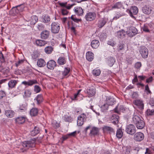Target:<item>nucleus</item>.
Wrapping results in <instances>:
<instances>
[{
	"label": "nucleus",
	"mask_w": 154,
	"mask_h": 154,
	"mask_svg": "<svg viewBox=\"0 0 154 154\" xmlns=\"http://www.w3.org/2000/svg\"><path fill=\"white\" fill-rule=\"evenodd\" d=\"M94 57V54L91 51L87 52L86 54V59L89 61H92Z\"/></svg>",
	"instance_id": "27"
},
{
	"label": "nucleus",
	"mask_w": 154,
	"mask_h": 154,
	"mask_svg": "<svg viewBox=\"0 0 154 154\" xmlns=\"http://www.w3.org/2000/svg\"><path fill=\"white\" fill-rule=\"evenodd\" d=\"M122 6L121 2H118L115 3L112 6V9H118L121 8Z\"/></svg>",
	"instance_id": "39"
},
{
	"label": "nucleus",
	"mask_w": 154,
	"mask_h": 154,
	"mask_svg": "<svg viewBox=\"0 0 154 154\" xmlns=\"http://www.w3.org/2000/svg\"><path fill=\"white\" fill-rule=\"evenodd\" d=\"M38 112V110L37 108H33L30 111L29 113L31 116L34 117L37 116Z\"/></svg>",
	"instance_id": "26"
},
{
	"label": "nucleus",
	"mask_w": 154,
	"mask_h": 154,
	"mask_svg": "<svg viewBox=\"0 0 154 154\" xmlns=\"http://www.w3.org/2000/svg\"><path fill=\"white\" fill-rule=\"evenodd\" d=\"M99 129L97 127H93L90 131L89 135L91 136H95L99 134Z\"/></svg>",
	"instance_id": "15"
},
{
	"label": "nucleus",
	"mask_w": 154,
	"mask_h": 154,
	"mask_svg": "<svg viewBox=\"0 0 154 154\" xmlns=\"http://www.w3.org/2000/svg\"><path fill=\"white\" fill-rule=\"evenodd\" d=\"M71 19L74 22L77 23H79L82 21L81 19H77L75 17V16L73 15H72L71 17Z\"/></svg>",
	"instance_id": "49"
},
{
	"label": "nucleus",
	"mask_w": 154,
	"mask_h": 154,
	"mask_svg": "<svg viewBox=\"0 0 154 154\" xmlns=\"http://www.w3.org/2000/svg\"><path fill=\"white\" fill-rule=\"evenodd\" d=\"M91 45L93 48H97L100 45L99 42L97 40H93L91 42Z\"/></svg>",
	"instance_id": "31"
},
{
	"label": "nucleus",
	"mask_w": 154,
	"mask_h": 154,
	"mask_svg": "<svg viewBox=\"0 0 154 154\" xmlns=\"http://www.w3.org/2000/svg\"><path fill=\"white\" fill-rule=\"evenodd\" d=\"M35 91L37 93L39 92L40 91V87L38 85H35L34 87Z\"/></svg>",
	"instance_id": "63"
},
{
	"label": "nucleus",
	"mask_w": 154,
	"mask_h": 154,
	"mask_svg": "<svg viewBox=\"0 0 154 154\" xmlns=\"http://www.w3.org/2000/svg\"><path fill=\"white\" fill-rule=\"evenodd\" d=\"M133 103L140 109L142 110L144 109V104L142 100L137 99L134 101Z\"/></svg>",
	"instance_id": "11"
},
{
	"label": "nucleus",
	"mask_w": 154,
	"mask_h": 154,
	"mask_svg": "<svg viewBox=\"0 0 154 154\" xmlns=\"http://www.w3.org/2000/svg\"><path fill=\"white\" fill-rule=\"evenodd\" d=\"M47 43V41L43 40L37 39L35 41V43L37 45L40 47L44 46Z\"/></svg>",
	"instance_id": "23"
},
{
	"label": "nucleus",
	"mask_w": 154,
	"mask_h": 154,
	"mask_svg": "<svg viewBox=\"0 0 154 154\" xmlns=\"http://www.w3.org/2000/svg\"><path fill=\"white\" fill-rule=\"evenodd\" d=\"M50 34L49 31L46 30H43L40 34V37L43 39H47L49 38Z\"/></svg>",
	"instance_id": "14"
},
{
	"label": "nucleus",
	"mask_w": 154,
	"mask_h": 154,
	"mask_svg": "<svg viewBox=\"0 0 154 154\" xmlns=\"http://www.w3.org/2000/svg\"><path fill=\"white\" fill-rule=\"evenodd\" d=\"M149 103L151 106H154V97L150 99Z\"/></svg>",
	"instance_id": "61"
},
{
	"label": "nucleus",
	"mask_w": 154,
	"mask_h": 154,
	"mask_svg": "<svg viewBox=\"0 0 154 154\" xmlns=\"http://www.w3.org/2000/svg\"><path fill=\"white\" fill-rule=\"evenodd\" d=\"M48 68L50 69H53L55 67L57 66L56 62L54 60H49L47 63Z\"/></svg>",
	"instance_id": "16"
},
{
	"label": "nucleus",
	"mask_w": 154,
	"mask_h": 154,
	"mask_svg": "<svg viewBox=\"0 0 154 154\" xmlns=\"http://www.w3.org/2000/svg\"><path fill=\"white\" fill-rule=\"evenodd\" d=\"M6 96V93L2 90L0 91V99H2Z\"/></svg>",
	"instance_id": "53"
},
{
	"label": "nucleus",
	"mask_w": 154,
	"mask_h": 154,
	"mask_svg": "<svg viewBox=\"0 0 154 154\" xmlns=\"http://www.w3.org/2000/svg\"><path fill=\"white\" fill-rule=\"evenodd\" d=\"M140 52L143 58H146L148 55V49L145 47L141 48L140 50Z\"/></svg>",
	"instance_id": "12"
},
{
	"label": "nucleus",
	"mask_w": 154,
	"mask_h": 154,
	"mask_svg": "<svg viewBox=\"0 0 154 154\" xmlns=\"http://www.w3.org/2000/svg\"><path fill=\"white\" fill-rule=\"evenodd\" d=\"M107 44L112 47H114L116 45V43L113 40L110 39L107 42Z\"/></svg>",
	"instance_id": "57"
},
{
	"label": "nucleus",
	"mask_w": 154,
	"mask_h": 154,
	"mask_svg": "<svg viewBox=\"0 0 154 154\" xmlns=\"http://www.w3.org/2000/svg\"><path fill=\"white\" fill-rule=\"evenodd\" d=\"M27 109V106L25 104H22L20 106L19 110L21 112L25 111Z\"/></svg>",
	"instance_id": "46"
},
{
	"label": "nucleus",
	"mask_w": 154,
	"mask_h": 154,
	"mask_svg": "<svg viewBox=\"0 0 154 154\" xmlns=\"http://www.w3.org/2000/svg\"><path fill=\"white\" fill-rule=\"evenodd\" d=\"M130 30L133 33V35H135L138 33V31L137 29L134 27H131L130 28Z\"/></svg>",
	"instance_id": "44"
},
{
	"label": "nucleus",
	"mask_w": 154,
	"mask_h": 154,
	"mask_svg": "<svg viewBox=\"0 0 154 154\" xmlns=\"http://www.w3.org/2000/svg\"><path fill=\"white\" fill-rule=\"evenodd\" d=\"M15 122L18 124H22L25 121V118L23 116L17 117L15 119Z\"/></svg>",
	"instance_id": "29"
},
{
	"label": "nucleus",
	"mask_w": 154,
	"mask_h": 154,
	"mask_svg": "<svg viewBox=\"0 0 154 154\" xmlns=\"http://www.w3.org/2000/svg\"><path fill=\"white\" fill-rule=\"evenodd\" d=\"M31 92L30 91L27 90H26L24 92V96L25 97H30L31 94Z\"/></svg>",
	"instance_id": "51"
},
{
	"label": "nucleus",
	"mask_w": 154,
	"mask_h": 154,
	"mask_svg": "<svg viewBox=\"0 0 154 154\" xmlns=\"http://www.w3.org/2000/svg\"><path fill=\"white\" fill-rule=\"evenodd\" d=\"M141 66V63L140 62H137L136 63L135 65V67L137 69H138L140 68Z\"/></svg>",
	"instance_id": "60"
},
{
	"label": "nucleus",
	"mask_w": 154,
	"mask_h": 154,
	"mask_svg": "<svg viewBox=\"0 0 154 154\" xmlns=\"http://www.w3.org/2000/svg\"><path fill=\"white\" fill-rule=\"evenodd\" d=\"M43 99L42 96L41 94H39L36 97L35 100H36L37 104L39 105L43 102Z\"/></svg>",
	"instance_id": "37"
},
{
	"label": "nucleus",
	"mask_w": 154,
	"mask_h": 154,
	"mask_svg": "<svg viewBox=\"0 0 154 154\" xmlns=\"http://www.w3.org/2000/svg\"><path fill=\"white\" fill-rule=\"evenodd\" d=\"M125 45L124 44H120L118 46V51L122 50L124 49Z\"/></svg>",
	"instance_id": "54"
},
{
	"label": "nucleus",
	"mask_w": 154,
	"mask_h": 154,
	"mask_svg": "<svg viewBox=\"0 0 154 154\" xmlns=\"http://www.w3.org/2000/svg\"><path fill=\"white\" fill-rule=\"evenodd\" d=\"M0 61L2 63H5V59L2 52L0 51Z\"/></svg>",
	"instance_id": "50"
},
{
	"label": "nucleus",
	"mask_w": 154,
	"mask_h": 154,
	"mask_svg": "<svg viewBox=\"0 0 154 154\" xmlns=\"http://www.w3.org/2000/svg\"><path fill=\"white\" fill-rule=\"evenodd\" d=\"M25 8L24 5L23 4H21L13 8V11H14L15 14H18L20 12H22Z\"/></svg>",
	"instance_id": "8"
},
{
	"label": "nucleus",
	"mask_w": 154,
	"mask_h": 154,
	"mask_svg": "<svg viewBox=\"0 0 154 154\" xmlns=\"http://www.w3.org/2000/svg\"><path fill=\"white\" fill-rule=\"evenodd\" d=\"M137 87L138 88H141L142 89H143L144 87V85L141 82H138L136 84Z\"/></svg>",
	"instance_id": "59"
},
{
	"label": "nucleus",
	"mask_w": 154,
	"mask_h": 154,
	"mask_svg": "<svg viewBox=\"0 0 154 154\" xmlns=\"http://www.w3.org/2000/svg\"><path fill=\"white\" fill-rule=\"evenodd\" d=\"M38 82L36 80H29L28 82L23 81L22 82V84L25 85H28L29 86H31L34 84H37Z\"/></svg>",
	"instance_id": "21"
},
{
	"label": "nucleus",
	"mask_w": 154,
	"mask_h": 154,
	"mask_svg": "<svg viewBox=\"0 0 154 154\" xmlns=\"http://www.w3.org/2000/svg\"><path fill=\"white\" fill-rule=\"evenodd\" d=\"M86 118V115L84 113H82L78 117L77 124L79 126H82L84 124V120Z\"/></svg>",
	"instance_id": "9"
},
{
	"label": "nucleus",
	"mask_w": 154,
	"mask_h": 154,
	"mask_svg": "<svg viewBox=\"0 0 154 154\" xmlns=\"http://www.w3.org/2000/svg\"><path fill=\"white\" fill-rule=\"evenodd\" d=\"M92 73L95 76H98L100 73V70L99 69H94L92 71Z\"/></svg>",
	"instance_id": "43"
},
{
	"label": "nucleus",
	"mask_w": 154,
	"mask_h": 154,
	"mask_svg": "<svg viewBox=\"0 0 154 154\" xmlns=\"http://www.w3.org/2000/svg\"><path fill=\"white\" fill-rule=\"evenodd\" d=\"M66 63V59L63 57H60L57 60V63L60 65H63Z\"/></svg>",
	"instance_id": "30"
},
{
	"label": "nucleus",
	"mask_w": 154,
	"mask_h": 154,
	"mask_svg": "<svg viewBox=\"0 0 154 154\" xmlns=\"http://www.w3.org/2000/svg\"><path fill=\"white\" fill-rule=\"evenodd\" d=\"M136 128L133 124H129L126 126L125 131L128 134L132 135L136 132Z\"/></svg>",
	"instance_id": "5"
},
{
	"label": "nucleus",
	"mask_w": 154,
	"mask_h": 154,
	"mask_svg": "<svg viewBox=\"0 0 154 154\" xmlns=\"http://www.w3.org/2000/svg\"><path fill=\"white\" fill-rule=\"evenodd\" d=\"M106 34L105 32L101 33L99 35V38L100 40H103L105 39L107 37Z\"/></svg>",
	"instance_id": "42"
},
{
	"label": "nucleus",
	"mask_w": 154,
	"mask_h": 154,
	"mask_svg": "<svg viewBox=\"0 0 154 154\" xmlns=\"http://www.w3.org/2000/svg\"><path fill=\"white\" fill-rule=\"evenodd\" d=\"M51 31L54 34H57L59 32L60 29V25L57 22H54L51 24Z\"/></svg>",
	"instance_id": "3"
},
{
	"label": "nucleus",
	"mask_w": 154,
	"mask_h": 154,
	"mask_svg": "<svg viewBox=\"0 0 154 154\" xmlns=\"http://www.w3.org/2000/svg\"><path fill=\"white\" fill-rule=\"evenodd\" d=\"M119 116L117 114H113L110 117V120L112 123L116 124L119 122Z\"/></svg>",
	"instance_id": "19"
},
{
	"label": "nucleus",
	"mask_w": 154,
	"mask_h": 154,
	"mask_svg": "<svg viewBox=\"0 0 154 154\" xmlns=\"http://www.w3.org/2000/svg\"><path fill=\"white\" fill-rule=\"evenodd\" d=\"M146 114L148 116H152L154 115V109L150 110L148 109L146 112Z\"/></svg>",
	"instance_id": "47"
},
{
	"label": "nucleus",
	"mask_w": 154,
	"mask_h": 154,
	"mask_svg": "<svg viewBox=\"0 0 154 154\" xmlns=\"http://www.w3.org/2000/svg\"><path fill=\"white\" fill-rule=\"evenodd\" d=\"M126 34V32L122 29L117 32L116 36L120 38H123L125 37Z\"/></svg>",
	"instance_id": "18"
},
{
	"label": "nucleus",
	"mask_w": 154,
	"mask_h": 154,
	"mask_svg": "<svg viewBox=\"0 0 154 154\" xmlns=\"http://www.w3.org/2000/svg\"><path fill=\"white\" fill-rule=\"evenodd\" d=\"M109 106L106 103L101 106V109L103 111L106 110L108 109Z\"/></svg>",
	"instance_id": "56"
},
{
	"label": "nucleus",
	"mask_w": 154,
	"mask_h": 154,
	"mask_svg": "<svg viewBox=\"0 0 154 154\" xmlns=\"http://www.w3.org/2000/svg\"><path fill=\"white\" fill-rule=\"evenodd\" d=\"M45 28L44 26L42 24L40 23L38 25L37 28L40 31L43 30Z\"/></svg>",
	"instance_id": "52"
},
{
	"label": "nucleus",
	"mask_w": 154,
	"mask_h": 154,
	"mask_svg": "<svg viewBox=\"0 0 154 154\" xmlns=\"http://www.w3.org/2000/svg\"><path fill=\"white\" fill-rule=\"evenodd\" d=\"M40 131L39 128L35 126L34 127V129L31 131V135L32 136H34L38 134Z\"/></svg>",
	"instance_id": "35"
},
{
	"label": "nucleus",
	"mask_w": 154,
	"mask_h": 154,
	"mask_svg": "<svg viewBox=\"0 0 154 154\" xmlns=\"http://www.w3.org/2000/svg\"><path fill=\"white\" fill-rule=\"evenodd\" d=\"M115 59L111 57L108 58L107 63L110 66H112L115 62Z\"/></svg>",
	"instance_id": "36"
},
{
	"label": "nucleus",
	"mask_w": 154,
	"mask_h": 154,
	"mask_svg": "<svg viewBox=\"0 0 154 154\" xmlns=\"http://www.w3.org/2000/svg\"><path fill=\"white\" fill-rule=\"evenodd\" d=\"M70 71V69L68 67H65L64 70L62 72V79H63L65 77H66L69 74Z\"/></svg>",
	"instance_id": "28"
},
{
	"label": "nucleus",
	"mask_w": 154,
	"mask_h": 154,
	"mask_svg": "<svg viewBox=\"0 0 154 154\" xmlns=\"http://www.w3.org/2000/svg\"><path fill=\"white\" fill-rule=\"evenodd\" d=\"M96 17V14L94 12H90L87 13L85 17L87 21H91L95 20Z\"/></svg>",
	"instance_id": "4"
},
{
	"label": "nucleus",
	"mask_w": 154,
	"mask_h": 154,
	"mask_svg": "<svg viewBox=\"0 0 154 154\" xmlns=\"http://www.w3.org/2000/svg\"><path fill=\"white\" fill-rule=\"evenodd\" d=\"M46 62L44 60L40 58L38 59L37 62V64L38 66L39 67H43L45 66Z\"/></svg>",
	"instance_id": "34"
},
{
	"label": "nucleus",
	"mask_w": 154,
	"mask_h": 154,
	"mask_svg": "<svg viewBox=\"0 0 154 154\" xmlns=\"http://www.w3.org/2000/svg\"><path fill=\"white\" fill-rule=\"evenodd\" d=\"M145 91H146L147 94H151V92L149 89V88L148 85H146L145 86Z\"/></svg>",
	"instance_id": "55"
},
{
	"label": "nucleus",
	"mask_w": 154,
	"mask_h": 154,
	"mask_svg": "<svg viewBox=\"0 0 154 154\" xmlns=\"http://www.w3.org/2000/svg\"><path fill=\"white\" fill-rule=\"evenodd\" d=\"M87 93L89 97H91L93 96L96 93L95 89V88L88 89L87 90Z\"/></svg>",
	"instance_id": "32"
},
{
	"label": "nucleus",
	"mask_w": 154,
	"mask_h": 154,
	"mask_svg": "<svg viewBox=\"0 0 154 154\" xmlns=\"http://www.w3.org/2000/svg\"><path fill=\"white\" fill-rule=\"evenodd\" d=\"M115 102L114 98L110 96L107 97L106 100V103L109 106L113 105Z\"/></svg>",
	"instance_id": "22"
},
{
	"label": "nucleus",
	"mask_w": 154,
	"mask_h": 154,
	"mask_svg": "<svg viewBox=\"0 0 154 154\" xmlns=\"http://www.w3.org/2000/svg\"><path fill=\"white\" fill-rule=\"evenodd\" d=\"M38 18L37 16L35 15L32 16L30 18L26 21L29 22L30 24L31 25H34L38 21Z\"/></svg>",
	"instance_id": "17"
},
{
	"label": "nucleus",
	"mask_w": 154,
	"mask_h": 154,
	"mask_svg": "<svg viewBox=\"0 0 154 154\" xmlns=\"http://www.w3.org/2000/svg\"><path fill=\"white\" fill-rule=\"evenodd\" d=\"M53 50V48L51 46H48L44 49L45 52L47 54H51Z\"/></svg>",
	"instance_id": "38"
},
{
	"label": "nucleus",
	"mask_w": 154,
	"mask_h": 154,
	"mask_svg": "<svg viewBox=\"0 0 154 154\" xmlns=\"http://www.w3.org/2000/svg\"><path fill=\"white\" fill-rule=\"evenodd\" d=\"M50 20V18L48 15H45L43 18V22L44 23H47Z\"/></svg>",
	"instance_id": "48"
},
{
	"label": "nucleus",
	"mask_w": 154,
	"mask_h": 154,
	"mask_svg": "<svg viewBox=\"0 0 154 154\" xmlns=\"http://www.w3.org/2000/svg\"><path fill=\"white\" fill-rule=\"evenodd\" d=\"M108 20V19L105 17L101 19L98 20L97 24L98 27L100 28H102L106 24Z\"/></svg>",
	"instance_id": "13"
},
{
	"label": "nucleus",
	"mask_w": 154,
	"mask_h": 154,
	"mask_svg": "<svg viewBox=\"0 0 154 154\" xmlns=\"http://www.w3.org/2000/svg\"><path fill=\"white\" fill-rule=\"evenodd\" d=\"M18 82L17 80H11L8 83L9 87L11 89L15 88Z\"/></svg>",
	"instance_id": "24"
},
{
	"label": "nucleus",
	"mask_w": 154,
	"mask_h": 154,
	"mask_svg": "<svg viewBox=\"0 0 154 154\" xmlns=\"http://www.w3.org/2000/svg\"><path fill=\"white\" fill-rule=\"evenodd\" d=\"M153 78L152 76H150L146 80V82L147 83H149L152 82Z\"/></svg>",
	"instance_id": "64"
},
{
	"label": "nucleus",
	"mask_w": 154,
	"mask_h": 154,
	"mask_svg": "<svg viewBox=\"0 0 154 154\" xmlns=\"http://www.w3.org/2000/svg\"><path fill=\"white\" fill-rule=\"evenodd\" d=\"M75 14L79 16H82L83 14V11L81 7H76L74 8Z\"/></svg>",
	"instance_id": "20"
},
{
	"label": "nucleus",
	"mask_w": 154,
	"mask_h": 154,
	"mask_svg": "<svg viewBox=\"0 0 154 154\" xmlns=\"http://www.w3.org/2000/svg\"><path fill=\"white\" fill-rule=\"evenodd\" d=\"M14 114V112L12 110H7L5 111V115L8 118L13 117Z\"/></svg>",
	"instance_id": "33"
},
{
	"label": "nucleus",
	"mask_w": 154,
	"mask_h": 154,
	"mask_svg": "<svg viewBox=\"0 0 154 154\" xmlns=\"http://www.w3.org/2000/svg\"><path fill=\"white\" fill-rule=\"evenodd\" d=\"M138 9L135 6H132L130 9H128L127 11L128 13L131 17L133 18H135V17L134 15L136 14L138 12Z\"/></svg>",
	"instance_id": "6"
},
{
	"label": "nucleus",
	"mask_w": 154,
	"mask_h": 154,
	"mask_svg": "<svg viewBox=\"0 0 154 154\" xmlns=\"http://www.w3.org/2000/svg\"><path fill=\"white\" fill-rule=\"evenodd\" d=\"M53 127L55 128H57L60 127V124L59 123L55 121L53 122L52 123Z\"/></svg>",
	"instance_id": "45"
},
{
	"label": "nucleus",
	"mask_w": 154,
	"mask_h": 154,
	"mask_svg": "<svg viewBox=\"0 0 154 154\" xmlns=\"http://www.w3.org/2000/svg\"><path fill=\"white\" fill-rule=\"evenodd\" d=\"M102 130L104 133H107L110 134L112 133L115 134L114 129L110 126L104 125L102 127Z\"/></svg>",
	"instance_id": "10"
},
{
	"label": "nucleus",
	"mask_w": 154,
	"mask_h": 154,
	"mask_svg": "<svg viewBox=\"0 0 154 154\" xmlns=\"http://www.w3.org/2000/svg\"><path fill=\"white\" fill-rule=\"evenodd\" d=\"M142 11L143 13L146 14H150L152 11V9L151 8L147 7L145 5L144 6L142 9Z\"/></svg>",
	"instance_id": "25"
},
{
	"label": "nucleus",
	"mask_w": 154,
	"mask_h": 154,
	"mask_svg": "<svg viewBox=\"0 0 154 154\" xmlns=\"http://www.w3.org/2000/svg\"><path fill=\"white\" fill-rule=\"evenodd\" d=\"M144 138V135L141 132H138L135 133L134 136V140L140 142L143 140Z\"/></svg>",
	"instance_id": "7"
},
{
	"label": "nucleus",
	"mask_w": 154,
	"mask_h": 154,
	"mask_svg": "<svg viewBox=\"0 0 154 154\" xmlns=\"http://www.w3.org/2000/svg\"><path fill=\"white\" fill-rule=\"evenodd\" d=\"M61 10L62 14L63 15H66L69 13V11L67 10L66 8H63Z\"/></svg>",
	"instance_id": "58"
},
{
	"label": "nucleus",
	"mask_w": 154,
	"mask_h": 154,
	"mask_svg": "<svg viewBox=\"0 0 154 154\" xmlns=\"http://www.w3.org/2000/svg\"><path fill=\"white\" fill-rule=\"evenodd\" d=\"M22 145L23 148L21 149V151L24 152L29 148L34 147L35 146V141L34 140L26 141L23 143Z\"/></svg>",
	"instance_id": "2"
},
{
	"label": "nucleus",
	"mask_w": 154,
	"mask_h": 154,
	"mask_svg": "<svg viewBox=\"0 0 154 154\" xmlns=\"http://www.w3.org/2000/svg\"><path fill=\"white\" fill-rule=\"evenodd\" d=\"M123 133L122 129L120 128L117 130L116 133V136L119 139L121 138L123 136Z\"/></svg>",
	"instance_id": "40"
},
{
	"label": "nucleus",
	"mask_w": 154,
	"mask_h": 154,
	"mask_svg": "<svg viewBox=\"0 0 154 154\" xmlns=\"http://www.w3.org/2000/svg\"><path fill=\"white\" fill-rule=\"evenodd\" d=\"M123 153L124 154H129L130 153V149L128 148H126L125 150H123Z\"/></svg>",
	"instance_id": "62"
},
{
	"label": "nucleus",
	"mask_w": 154,
	"mask_h": 154,
	"mask_svg": "<svg viewBox=\"0 0 154 154\" xmlns=\"http://www.w3.org/2000/svg\"><path fill=\"white\" fill-rule=\"evenodd\" d=\"M63 118L65 121L67 122H71L73 120L72 118L70 116H69L67 115H64Z\"/></svg>",
	"instance_id": "41"
},
{
	"label": "nucleus",
	"mask_w": 154,
	"mask_h": 154,
	"mask_svg": "<svg viewBox=\"0 0 154 154\" xmlns=\"http://www.w3.org/2000/svg\"><path fill=\"white\" fill-rule=\"evenodd\" d=\"M132 122L139 129H141L145 126L144 122L142 118L137 115V113H134L132 118Z\"/></svg>",
	"instance_id": "1"
}]
</instances>
